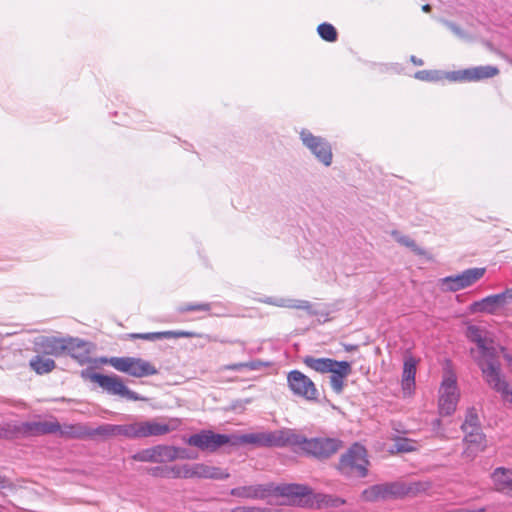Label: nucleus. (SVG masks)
Here are the masks:
<instances>
[{
  "mask_svg": "<svg viewBox=\"0 0 512 512\" xmlns=\"http://www.w3.org/2000/svg\"><path fill=\"white\" fill-rule=\"evenodd\" d=\"M466 336L477 345V354H474V350H471V353L481 369L486 383L501 394L504 402L512 405V389L501 374V364L498 360L496 349L493 346L487 345L484 332L478 326L469 325Z\"/></svg>",
  "mask_w": 512,
  "mask_h": 512,
  "instance_id": "1",
  "label": "nucleus"
},
{
  "mask_svg": "<svg viewBox=\"0 0 512 512\" xmlns=\"http://www.w3.org/2000/svg\"><path fill=\"white\" fill-rule=\"evenodd\" d=\"M273 495L284 497L288 504L300 507H312L314 503L318 507H338L344 503L340 498L314 494L309 486L296 483L279 485L273 483Z\"/></svg>",
  "mask_w": 512,
  "mask_h": 512,
  "instance_id": "2",
  "label": "nucleus"
},
{
  "mask_svg": "<svg viewBox=\"0 0 512 512\" xmlns=\"http://www.w3.org/2000/svg\"><path fill=\"white\" fill-rule=\"evenodd\" d=\"M289 446H294L316 458H328L342 447V441L336 438H311L291 429Z\"/></svg>",
  "mask_w": 512,
  "mask_h": 512,
  "instance_id": "3",
  "label": "nucleus"
},
{
  "mask_svg": "<svg viewBox=\"0 0 512 512\" xmlns=\"http://www.w3.org/2000/svg\"><path fill=\"white\" fill-rule=\"evenodd\" d=\"M81 375L83 378L97 383L108 394L117 395L132 401H148V398L130 390L117 375H103L89 371H82Z\"/></svg>",
  "mask_w": 512,
  "mask_h": 512,
  "instance_id": "4",
  "label": "nucleus"
},
{
  "mask_svg": "<svg viewBox=\"0 0 512 512\" xmlns=\"http://www.w3.org/2000/svg\"><path fill=\"white\" fill-rule=\"evenodd\" d=\"M101 362L111 365L119 372L136 378L152 376L158 373L157 368L151 362L139 357L102 358Z\"/></svg>",
  "mask_w": 512,
  "mask_h": 512,
  "instance_id": "5",
  "label": "nucleus"
},
{
  "mask_svg": "<svg viewBox=\"0 0 512 512\" xmlns=\"http://www.w3.org/2000/svg\"><path fill=\"white\" fill-rule=\"evenodd\" d=\"M460 391L457 377L452 371H445L438 391V409L441 416L452 415L457 408Z\"/></svg>",
  "mask_w": 512,
  "mask_h": 512,
  "instance_id": "6",
  "label": "nucleus"
},
{
  "mask_svg": "<svg viewBox=\"0 0 512 512\" xmlns=\"http://www.w3.org/2000/svg\"><path fill=\"white\" fill-rule=\"evenodd\" d=\"M367 454L366 449L355 443L342 455L339 462V470L346 476L364 477L367 474Z\"/></svg>",
  "mask_w": 512,
  "mask_h": 512,
  "instance_id": "7",
  "label": "nucleus"
},
{
  "mask_svg": "<svg viewBox=\"0 0 512 512\" xmlns=\"http://www.w3.org/2000/svg\"><path fill=\"white\" fill-rule=\"evenodd\" d=\"M290 435L291 429L283 428L270 432L244 434L238 437L236 441H232V443L254 444L265 447H284L289 446Z\"/></svg>",
  "mask_w": 512,
  "mask_h": 512,
  "instance_id": "8",
  "label": "nucleus"
},
{
  "mask_svg": "<svg viewBox=\"0 0 512 512\" xmlns=\"http://www.w3.org/2000/svg\"><path fill=\"white\" fill-rule=\"evenodd\" d=\"M485 272L486 268H470L460 274L441 278L439 287L444 292H456L476 283L484 276Z\"/></svg>",
  "mask_w": 512,
  "mask_h": 512,
  "instance_id": "9",
  "label": "nucleus"
},
{
  "mask_svg": "<svg viewBox=\"0 0 512 512\" xmlns=\"http://www.w3.org/2000/svg\"><path fill=\"white\" fill-rule=\"evenodd\" d=\"M300 139L303 145L325 166L332 163V148L328 141L322 137L313 135L309 130L303 129L300 132Z\"/></svg>",
  "mask_w": 512,
  "mask_h": 512,
  "instance_id": "10",
  "label": "nucleus"
},
{
  "mask_svg": "<svg viewBox=\"0 0 512 512\" xmlns=\"http://www.w3.org/2000/svg\"><path fill=\"white\" fill-rule=\"evenodd\" d=\"M287 384L294 395L308 401H316L319 397L314 382L299 370H292L288 373Z\"/></svg>",
  "mask_w": 512,
  "mask_h": 512,
  "instance_id": "11",
  "label": "nucleus"
},
{
  "mask_svg": "<svg viewBox=\"0 0 512 512\" xmlns=\"http://www.w3.org/2000/svg\"><path fill=\"white\" fill-rule=\"evenodd\" d=\"M186 443L202 451L215 452L221 446L232 443V437L225 434H217L211 430H202L191 435L186 440Z\"/></svg>",
  "mask_w": 512,
  "mask_h": 512,
  "instance_id": "12",
  "label": "nucleus"
},
{
  "mask_svg": "<svg viewBox=\"0 0 512 512\" xmlns=\"http://www.w3.org/2000/svg\"><path fill=\"white\" fill-rule=\"evenodd\" d=\"M174 446L156 445L143 449L132 455V459L139 462L163 463L175 460Z\"/></svg>",
  "mask_w": 512,
  "mask_h": 512,
  "instance_id": "13",
  "label": "nucleus"
},
{
  "mask_svg": "<svg viewBox=\"0 0 512 512\" xmlns=\"http://www.w3.org/2000/svg\"><path fill=\"white\" fill-rule=\"evenodd\" d=\"M229 473L221 468L209 466L203 463H195L192 465L185 464L183 478H204V479H227Z\"/></svg>",
  "mask_w": 512,
  "mask_h": 512,
  "instance_id": "14",
  "label": "nucleus"
},
{
  "mask_svg": "<svg viewBox=\"0 0 512 512\" xmlns=\"http://www.w3.org/2000/svg\"><path fill=\"white\" fill-rule=\"evenodd\" d=\"M67 338L55 336H40L34 341L36 353L58 357L66 352Z\"/></svg>",
  "mask_w": 512,
  "mask_h": 512,
  "instance_id": "15",
  "label": "nucleus"
},
{
  "mask_svg": "<svg viewBox=\"0 0 512 512\" xmlns=\"http://www.w3.org/2000/svg\"><path fill=\"white\" fill-rule=\"evenodd\" d=\"M351 363L347 361L334 360L332 369L328 372L330 376V385L336 394H341L345 387V380L351 374Z\"/></svg>",
  "mask_w": 512,
  "mask_h": 512,
  "instance_id": "16",
  "label": "nucleus"
},
{
  "mask_svg": "<svg viewBox=\"0 0 512 512\" xmlns=\"http://www.w3.org/2000/svg\"><path fill=\"white\" fill-rule=\"evenodd\" d=\"M21 435L37 436L57 433L60 424L57 421H29L19 423Z\"/></svg>",
  "mask_w": 512,
  "mask_h": 512,
  "instance_id": "17",
  "label": "nucleus"
},
{
  "mask_svg": "<svg viewBox=\"0 0 512 512\" xmlns=\"http://www.w3.org/2000/svg\"><path fill=\"white\" fill-rule=\"evenodd\" d=\"M230 494L240 498L265 499L273 495V483L236 487Z\"/></svg>",
  "mask_w": 512,
  "mask_h": 512,
  "instance_id": "18",
  "label": "nucleus"
},
{
  "mask_svg": "<svg viewBox=\"0 0 512 512\" xmlns=\"http://www.w3.org/2000/svg\"><path fill=\"white\" fill-rule=\"evenodd\" d=\"M464 433V442L466 444L464 454L467 457L474 458L478 453L485 450L487 441L481 430H471Z\"/></svg>",
  "mask_w": 512,
  "mask_h": 512,
  "instance_id": "19",
  "label": "nucleus"
},
{
  "mask_svg": "<svg viewBox=\"0 0 512 512\" xmlns=\"http://www.w3.org/2000/svg\"><path fill=\"white\" fill-rule=\"evenodd\" d=\"M66 352L80 364L90 361V344L78 338H67Z\"/></svg>",
  "mask_w": 512,
  "mask_h": 512,
  "instance_id": "20",
  "label": "nucleus"
},
{
  "mask_svg": "<svg viewBox=\"0 0 512 512\" xmlns=\"http://www.w3.org/2000/svg\"><path fill=\"white\" fill-rule=\"evenodd\" d=\"M417 360L408 356L404 360L403 373H402V390L405 396L412 395L415 387V375H416Z\"/></svg>",
  "mask_w": 512,
  "mask_h": 512,
  "instance_id": "21",
  "label": "nucleus"
},
{
  "mask_svg": "<svg viewBox=\"0 0 512 512\" xmlns=\"http://www.w3.org/2000/svg\"><path fill=\"white\" fill-rule=\"evenodd\" d=\"M398 487L395 484L374 485L364 490L362 497L367 501H377L379 499H387L397 495Z\"/></svg>",
  "mask_w": 512,
  "mask_h": 512,
  "instance_id": "22",
  "label": "nucleus"
},
{
  "mask_svg": "<svg viewBox=\"0 0 512 512\" xmlns=\"http://www.w3.org/2000/svg\"><path fill=\"white\" fill-rule=\"evenodd\" d=\"M139 424L141 438L162 436L168 434L172 430L168 424L158 422L156 420L139 421Z\"/></svg>",
  "mask_w": 512,
  "mask_h": 512,
  "instance_id": "23",
  "label": "nucleus"
},
{
  "mask_svg": "<svg viewBox=\"0 0 512 512\" xmlns=\"http://www.w3.org/2000/svg\"><path fill=\"white\" fill-rule=\"evenodd\" d=\"M494 487L497 491L507 494L512 487V470L504 467L496 468L491 474Z\"/></svg>",
  "mask_w": 512,
  "mask_h": 512,
  "instance_id": "24",
  "label": "nucleus"
},
{
  "mask_svg": "<svg viewBox=\"0 0 512 512\" xmlns=\"http://www.w3.org/2000/svg\"><path fill=\"white\" fill-rule=\"evenodd\" d=\"M499 308H503V306L501 305L497 294L489 295L471 305V310L473 312H483L488 314H494Z\"/></svg>",
  "mask_w": 512,
  "mask_h": 512,
  "instance_id": "25",
  "label": "nucleus"
},
{
  "mask_svg": "<svg viewBox=\"0 0 512 512\" xmlns=\"http://www.w3.org/2000/svg\"><path fill=\"white\" fill-rule=\"evenodd\" d=\"M29 365L31 369L39 375L50 373L56 367V363L53 359L39 353L30 359Z\"/></svg>",
  "mask_w": 512,
  "mask_h": 512,
  "instance_id": "26",
  "label": "nucleus"
},
{
  "mask_svg": "<svg viewBox=\"0 0 512 512\" xmlns=\"http://www.w3.org/2000/svg\"><path fill=\"white\" fill-rule=\"evenodd\" d=\"M468 82H476L484 79L495 77L499 74L496 66L485 65L468 68Z\"/></svg>",
  "mask_w": 512,
  "mask_h": 512,
  "instance_id": "27",
  "label": "nucleus"
},
{
  "mask_svg": "<svg viewBox=\"0 0 512 512\" xmlns=\"http://www.w3.org/2000/svg\"><path fill=\"white\" fill-rule=\"evenodd\" d=\"M302 362L311 370L318 372L320 374H326L332 369V364L334 359L331 358H316L313 356H305L302 359Z\"/></svg>",
  "mask_w": 512,
  "mask_h": 512,
  "instance_id": "28",
  "label": "nucleus"
},
{
  "mask_svg": "<svg viewBox=\"0 0 512 512\" xmlns=\"http://www.w3.org/2000/svg\"><path fill=\"white\" fill-rule=\"evenodd\" d=\"M60 435L70 438H90V427L84 424H70L60 426Z\"/></svg>",
  "mask_w": 512,
  "mask_h": 512,
  "instance_id": "29",
  "label": "nucleus"
},
{
  "mask_svg": "<svg viewBox=\"0 0 512 512\" xmlns=\"http://www.w3.org/2000/svg\"><path fill=\"white\" fill-rule=\"evenodd\" d=\"M273 304L280 307L293 308L298 310H305L309 315H316L317 311L313 308V305L306 300H297V299H279L276 302H272Z\"/></svg>",
  "mask_w": 512,
  "mask_h": 512,
  "instance_id": "30",
  "label": "nucleus"
},
{
  "mask_svg": "<svg viewBox=\"0 0 512 512\" xmlns=\"http://www.w3.org/2000/svg\"><path fill=\"white\" fill-rule=\"evenodd\" d=\"M119 436L118 425L116 424H102L96 428L90 427V438L91 439H102L106 440L112 437Z\"/></svg>",
  "mask_w": 512,
  "mask_h": 512,
  "instance_id": "31",
  "label": "nucleus"
},
{
  "mask_svg": "<svg viewBox=\"0 0 512 512\" xmlns=\"http://www.w3.org/2000/svg\"><path fill=\"white\" fill-rule=\"evenodd\" d=\"M461 429L463 432H468L471 430H481L479 417L474 407L467 409L465 420L461 426Z\"/></svg>",
  "mask_w": 512,
  "mask_h": 512,
  "instance_id": "32",
  "label": "nucleus"
},
{
  "mask_svg": "<svg viewBox=\"0 0 512 512\" xmlns=\"http://www.w3.org/2000/svg\"><path fill=\"white\" fill-rule=\"evenodd\" d=\"M119 436L128 439H138L140 437V424L135 421L129 424L118 425Z\"/></svg>",
  "mask_w": 512,
  "mask_h": 512,
  "instance_id": "33",
  "label": "nucleus"
},
{
  "mask_svg": "<svg viewBox=\"0 0 512 512\" xmlns=\"http://www.w3.org/2000/svg\"><path fill=\"white\" fill-rule=\"evenodd\" d=\"M414 77L421 81L436 82L444 78V72L440 70H420L415 73Z\"/></svg>",
  "mask_w": 512,
  "mask_h": 512,
  "instance_id": "34",
  "label": "nucleus"
},
{
  "mask_svg": "<svg viewBox=\"0 0 512 512\" xmlns=\"http://www.w3.org/2000/svg\"><path fill=\"white\" fill-rule=\"evenodd\" d=\"M392 236L400 245L410 248L416 254H419V255L424 254V251L420 247H418V245L415 243V241L413 239H411L410 237L402 235L397 231H393Z\"/></svg>",
  "mask_w": 512,
  "mask_h": 512,
  "instance_id": "35",
  "label": "nucleus"
},
{
  "mask_svg": "<svg viewBox=\"0 0 512 512\" xmlns=\"http://www.w3.org/2000/svg\"><path fill=\"white\" fill-rule=\"evenodd\" d=\"M320 37L328 42H335L337 40V31L335 27L329 23H322L317 28Z\"/></svg>",
  "mask_w": 512,
  "mask_h": 512,
  "instance_id": "36",
  "label": "nucleus"
},
{
  "mask_svg": "<svg viewBox=\"0 0 512 512\" xmlns=\"http://www.w3.org/2000/svg\"><path fill=\"white\" fill-rule=\"evenodd\" d=\"M266 366V364L260 360H253V361H249V362H241V363H234V364H230V365H226L224 368L226 370H233V371H238V370H241V369H249V370H259L261 369L262 367Z\"/></svg>",
  "mask_w": 512,
  "mask_h": 512,
  "instance_id": "37",
  "label": "nucleus"
},
{
  "mask_svg": "<svg viewBox=\"0 0 512 512\" xmlns=\"http://www.w3.org/2000/svg\"><path fill=\"white\" fill-rule=\"evenodd\" d=\"M20 434L19 424H0V438L11 439Z\"/></svg>",
  "mask_w": 512,
  "mask_h": 512,
  "instance_id": "38",
  "label": "nucleus"
},
{
  "mask_svg": "<svg viewBox=\"0 0 512 512\" xmlns=\"http://www.w3.org/2000/svg\"><path fill=\"white\" fill-rule=\"evenodd\" d=\"M212 305L210 303H198V304H186L179 307V312H192V311H201V312H210Z\"/></svg>",
  "mask_w": 512,
  "mask_h": 512,
  "instance_id": "39",
  "label": "nucleus"
},
{
  "mask_svg": "<svg viewBox=\"0 0 512 512\" xmlns=\"http://www.w3.org/2000/svg\"><path fill=\"white\" fill-rule=\"evenodd\" d=\"M466 73H468V68L464 69V70H458V71L444 73V78H447L450 81H455V82H457V81L458 82H463V81L468 82L469 75Z\"/></svg>",
  "mask_w": 512,
  "mask_h": 512,
  "instance_id": "40",
  "label": "nucleus"
},
{
  "mask_svg": "<svg viewBox=\"0 0 512 512\" xmlns=\"http://www.w3.org/2000/svg\"><path fill=\"white\" fill-rule=\"evenodd\" d=\"M163 338H191L198 336L196 333L191 331H163Z\"/></svg>",
  "mask_w": 512,
  "mask_h": 512,
  "instance_id": "41",
  "label": "nucleus"
},
{
  "mask_svg": "<svg viewBox=\"0 0 512 512\" xmlns=\"http://www.w3.org/2000/svg\"><path fill=\"white\" fill-rule=\"evenodd\" d=\"M162 332H151V333H133L131 334V338L133 339H143V340H157L163 339Z\"/></svg>",
  "mask_w": 512,
  "mask_h": 512,
  "instance_id": "42",
  "label": "nucleus"
},
{
  "mask_svg": "<svg viewBox=\"0 0 512 512\" xmlns=\"http://www.w3.org/2000/svg\"><path fill=\"white\" fill-rule=\"evenodd\" d=\"M398 452H410L415 449L414 443L408 439H399L395 443Z\"/></svg>",
  "mask_w": 512,
  "mask_h": 512,
  "instance_id": "43",
  "label": "nucleus"
},
{
  "mask_svg": "<svg viewBox=\"0 0 512 512\" xmlns=\"http://www.w3.org/2000/svg\"><path fill=\"white\" fill-rule=\"evenodd\" d=\"M167 478H183L184 465L166 467Z\"/></svg>",
  "mask_w": 512,
  "mask_h": 512,
  "instance_id": "44",
  "label": "nucleus"
},
{
  "mask_svg": "<svg viewBox=\"0 0 512 512\" xmlns=\"http://www.w3.org/2000/svg\"><path fill=\"white\" fill-rule=\"evenodd\" d=\"M497 296L503 307L512 304V288L506 289Z\"/></svg>",
  "mask_w": 512,
  "mask_h": 512,
  "instance_id": "45",
  "label": "nucleus"
},
{
  "mask_svg": "<svg viewBox=\"0 0 512 512\" xmlns=\"http://www.w3.org/2000/svg\"><path fill=\"white\" fill-rule=\"evenodd\" d=\"M428 488H429V484L428 483H426V482H417V483L411 484V486L409 487L408 492L416 494V493H419V492H424Z\"/></svg>",
  "mask_w": 512,
  "mask_h": 512,
  "instance_id": "46",
  "label": "nucleus"
},
{
  "mask_svg": "<svg viewBox=\"0 0 512 512\" xmlns=\"http://www.w3.org/2000/svg\"><path fill=\"white\" fill-rule=\"evenodd\" d=\"M175 450V460L176 459H195V455H190L188 451L184 448L174 447Z\"/></svg>",
  "mask_w": 512,
  "mask_h": 512,
  "instance_id": "47",
  "label": "nucleus"
},
{
  "mask_svg": "<svg viewBox=\"0 0 512 512\" xmlns=\"http://www.w3.org/2000/svg\"><path fill=\"white\" fill-rule=\"evenodd\" d=\"M149 473L155 477L167 478L166 467H153L149 469Z\"/></svg>",
  "mask_w": 512,
  "mask_h": 512,
  "instance_id": "48",
  "label": "nucleus"
},
{
  "mask_svg": "<svg viewBox=\"0 0 512 512\" xmlns=\"http://www.w3.org/2000/svg\"><path fill=\"white\" fill-rule=\"evenodd\" d=\"M446 26L456 35L462 37L464 35L463 31L454 23L452 22H445Z\"/></svg>",
  "mask_w": 512,
  "mask_h": 512,
  "instance_id": "49",
  "label": "nucleus"
},
{
  "mask_svg": "<svg viewBox=\"0 0 512 512\" xmlns=\"http://www.w3.org/2000/svg\"><path fill=\"white\" fill-rule=\"evenodd\" d=\"M244 512H277V510L273 511L269 508L249 507L245 508Z\"/></svg>",
  "mask_w": 512,
  "mask_h": 512,
  "instance_id": "50",
  "label": "nucleus"
},
{
  "mask_svg": "<svg viewBox=\"0 0 512 512\" xmlns=\"http://www.w3.org/2000/svg\"><path fill=\"white\" fill-rule=\"evenodd\" d=\"M8 487H10L9 481L4 477H0V491Z\"/></svg>",
  "mask_w": 512,
  "mask_h": 512,
  "instance_id": "51",
  "label": "nucleus"
},
{
  "mask_svg": "<svg viewBox=\"0 0 512 512\" xmlns=\"http://www.w3.org/2000/svg\"><path fill=\"white\" fill-rule=\"evenodd\" d=\"M411 62L416 66H422L424 64L423 60L420 58H417L416 56L412 55L410 57Z\"/></svg>",
  "mask_w": 512,
  "mask_h": 512,
  "instance_id": "52",
  "label": "nucleus"
},
{
  "mask_svg": "<svg viewBox=\"0 0 512 512\" xmlns=\"http://www.w3.org/2000/svg\"><path fill=\"white\" fill-rule=\"evenodd\" d=\"M430 9H431V6H430L429 4H425V5L422 7V10H423L424 12H429V11H430Z\"/></svg>",
  "mask_w": 512,
  "mask_h": 512,
  "instance_id": "53",
  "label": "nucleus"
},
{
  "mask_svg": "<svg viewBox=\"0 0 512 512\" xmlns=\"http://www.w3.org/2000/svg\"><path fill=\"white\" fill-rule=\"evenodd\" d=\"M208 341H215L216 339L211 337L210 335H206Z\"/></svg>",
  "mask_w": 512,
  "mask_h": 512,
  "instance_id": "54",
  "label": "nucleus"
},
{
  "mask_svg": "<svg viewBox=\"0 0 512 512\" xmlns=\"http://www.w3.org/2000/svg\"><path fill=\"white\" fill-rule=\"evenodd\" d=\"M345 348H346V350H347V351H351V350H353L355 347H354V346H346Z\"/></svg>",
  "mask_w": 512,
  "mask_h": 512,
  "instance_id": "55",
  "label": "nucleus"
}]
</instances>
